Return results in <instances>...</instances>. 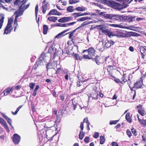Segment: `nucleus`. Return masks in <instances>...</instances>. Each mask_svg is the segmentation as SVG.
<instances>
[{"mask_svg": "<svg viewBox=\"0 0 146 146\" xmlns=\"http://www.w3.org/2000/svg\"><path fill=\"white\" fill-rule=\"evenodd\" d=\"M57 49L52 46L50 47L48 49V52L44 53L43 52L39 57L38 60L36 62V63L33 66L34 69H36V66L39 65H42L44 64L45 62L47 63V62L50 60L51 59V54H53L54 57L56 55L57 53Z\"/></svg>", "mask_w": 146, "mask_h": 146, "instance_id": "obj_1", "label": "nucleus"}, {"mask_svg": "<svg viewBox=\"0 0 146 146\" xmlns=\"http://www.w3.org/2000/svg\"><path fill=\"white\" fill-rule=\"evenodd\" d=\"M95 50L92 47H91L87 50H84L83 53L85 54L83 55V57L84 59H91L95 61L96 64L99 65L100 62L99 60V56L95 53Z\"/></svg>", "mask_w": 146, "mask_h": 146, "instance_id": "obj_2", "label": "nucleus"}, {"mask_svg": "<svg viewBox=\"0 0 146 146\" xmlns=\"http://www.w3.org/2000/svg\"><path fill=\"white\" fill-rule=\"evenodd\" d=\"M20 1V0H16L14 3V5L20 6V8L23 9L24 11L29 6L30 4V3H29L27 5H24L27 1V0H23L21 1Z\"/></svg>", "mask_w": 146, "mask_h": 146, "instance_id": "obj_3", "label": "nucleus"}, {"mask_svg": "<svg viewBox=\"0 0 146 146\" xmlns=\"http://www.w3.org/2000/svg\"><path fill=\"white\" fill-rule=\"evenodd\" d=\"M103 2L108 5L112 6L115 9H119L121 6L120 4L112 0H104Z\"/></svg>", "mask_w": 146, "mask_h": 146, "instance_id": "obj_4", "label": "nucleus"}, {"mask_svg": "<svg viewBox=\"0 0 146 146\" xmlns=\"http://www.w3.org/2000/svg\"><path fill=\"white\" fill-rule=\"evenodd\" d=\"M44 130L46 131L45 135L46 138L48 140H49L50 137L48 133H50V132H51V131L50 130L45 131L44 130V129L41 130L38 132V135L39 139L40 140L43 138L44 136L43 133H44Z\"/></svg>", "mask_w": 146, "mask_h": 146, "instance_id": "obj_5", "label": "nucleus"}, {"mask_svg": "<svg viewBox=\"0 0 146 146\" xmlns=\"http://www.w3.org/2000/svg\"><path fill=\"white\" fill-rule=\"evenodd\" d=\"M105 17L107 19L119 21H121L122 18V17L119 15H113L109 14H106L105 15Z\"/></svg>", "mask_w": 146, "mask_h": 146, "instance_id": "obj_6", "label": "nucleus"}, {"mask_svg": "<svg viewBox=\"0 0 146 146\" xmlns=\"http://www.w3.org/2000/svg\"><path fill=\"white\" fill-rule=\"evenodd\" d=\"M13 141L15 145H17L19 143L20 139L21 137L17 133L14 134L13 137H12Z\"/></svg>", "mask_w": 146, "mask_h": 146, "instance_id": "obj_7", "label": "nucleus"}, {"mask_svg": "<svg viewBox=\"0 0 146 146\" xmlns=\"http://www.w3.org/2000/svg\"><path fill=\"white\" fill-rule=\"evenodd\" d=\"M73 19L72 17H64L60 19L58 21L60 23H66L70 21Z\"/></svg>", "mask_w": 146, "mask_h": 146, "instance_id": "obj_8", "label": "nucleus"}, {"mask_svg": "<svg viewBox=\"0 0 146 146\" xmlns=\"http://www.w3.org/2000/svg\"><path fill=\"white\" fill-rule=\"evenodd\" d=\"M115 44V42L111 40H106L105 41V44L104 47V48H108L111 46Z\"/></svg>", "mask_w": 146, "mask_h": 146, "instance_id": "obj_9", "label": "nucleus"}, {"mask_svg": "<svg viewBox=\"0 0 146 146\" xmlns=\"http://www.w3.org/2000/svg\"><path fill=\"white\" fill-rule=\"evenodd\" d=\"M48 5V3L46 2V1L44 0L42 2V7L43 13L44 14L45 13Z\"/></svg>", "mask_w": 146, "mask_h": 146, "instance_id": "obj_10", "label": "nucleus"}, {"mask_svg": "<svg viewBox=\"0 0 146 146\" xmlns=\"http://www.w3.org/2000/svg\"><path fill=\"white\" fill-rule=\"evenodd\" d=\"M13 30V28L11 25H7L5 29L4 34L7 35L10 33Z\"/></svg>", "mask_w": 146, "mask_h": 146, "instance_id": "obj_11", "label": "nucleus"}, {"mask_svg": "<svg viewBox=\"0 0 146 146\" xmlns=\"http://www.w3.org/2000/svg\"><path fill=\"white\" fill-rule=\"evenodd\" d=\"M0 123L2 124L4 126V128L6 129L7 131L9 132V129L8 127L7 123L3 119L0 117Z\"/></svg>", "mask_w": 146, "mask_h": 146, "instance_id": "obj_12", "label": "nucleus"}, {"mask_svg": "<svg viewBox=\"0 0 146 146\" xmlns=\"http://www.w3.org/2000/svg\"><path fill=\"white\" fill-rule=\"evenodd\" d=\"M102 32L104 33L106 35H108L109 37H110L111 36H114L113 34V33L111 32L109 29H102Z\"/></svg>", "mask_w": 146, "mask_h": 146, "instance_id": "obj_13", "label": "nucleus"}, {"mask_svg": "<svg viewBox=\"0 0 146 146\" xmlns=\"http://www.w3.org/2000/svg\"><path fill=\"white\" fill-rule=\"evenodd\" d=\"M19 10H17L15 12L16 14L15 18H16L17 19L18 17L23 14L24 11L23 9L20 8V6H19Z\"/></svg>", "mask_w": 146, "mask_h": 146, "instance_id": "obj_14", "label": "nucleus"}, {"mask_svg": "<svg viewBox=\"0 0 146 146\" xmlns=\"http://www.w3.org/2000/svg\"><path fill=\"white\" fill-rule=\"evenodd\" d=\"M69 30V29H67L66 30L64 31L61 32L60 33L58 34L57 35H56L55 37V38H61L66 35L68 34V33L65 34V33L68 31Z\"/></svg>", "mask_w": 146, "mask_h": 146, "instance_id": "obj_15", "label": "nucleus"}, {"mask_svg": "<svg viewBox=\"0 0 146 146\" xmlns=\"http://www.w3.org/2000/svg\"><path fill=\"white\" fill-rule=\"evenodd\" d=\"M61 15V13L58 12L57 10L55 9H53L50 10L48 13V15Z\"/></svg>", "mask_w": 146, "mask_h": 146, "instance_id": "obj_16", "label": "nucleus"}, {"mask_svg": "<svg viewBox=\"0 0 146 146\" xmlns=\"http://www.w3.org/2000/svg\"><path fill=\"white\" fill-rule=\"evenodd\" d=\"M1 114L3 116V117L7 121V122L9 125L11 126L12 120L11 119L8 117L6 115H5L3 113H1Z\"/></svg>", "mask_w": 146, "mask_h": 146, "instance_id": "obj_17", "label": "nucleus"}, {"mask_svg": "<svg viewBox=\"0 0 146 146\" xmlns=\"http://www.w3.org/2000/svg\"><path fill=\"white\" fill-rule=\"evenodd\" d=\"M124 33L121 31H117L116 33L113 34L114 36H116L118 37H122L123 36Z\"/></svg>", "mask_w": 146, "mask_h": 146, "instance_id": "obj_18", "label": "nucleus"}, {"mask_svg": "<svg viewBox=\"0 0 146 146\" xmlns=\"http://www.w3.org/2000/svg\"><path fill=\"white\" fill-rule=\"evenodd\" d=\"M87 13H75L72 14L74 16L75 18H77L78 17L81 16H82L87 15Z\"/></svg>", "mask_w": 146, "mask_h": 146, "instance_id": "obj_19", "label": "nucleus"}, {"mask_svg": "<svg viewBox=\"0 0 146 146\" xmlns=\"http://www.w3.org/2000/svg\"><path fill=\"white\" fill-rule=\"evenodd\" d=\"M4 16L3 14L0 15V29L1 28L4 22Z\"/></svg>", "mask_w": 146, "mask_h": 146, "instance_id": "obj_20", "label": "nucleus"}, {"mask_svg": "<svg viewBox=\"0 0 146 146\" xmlns=\"http://www.w3.org/2000/svg\"><path fill=\"white\" fill-rule=\"evenodd\" d=\"M141 83L140 82H137L134 83V86L132 88H133L136 87L137 88H141L142 86Z\"/></svg>", "mask_w": 146, "mask_h": 146, "instance_id": "obj_21", "label": "nucleus"}, {"mask_svg": "<svg viewBox=\"0 0 146 146\" xmlns=\"http://www.w3.org/2000/svg\"><path fill=\"white\" fill-rule=\"evenodd\" d=\"M125 118L127 121L129 123L131 122V119L130 116V113H127L126 115Z\"/></svg>", "mask_w": 146, "mask_h": 146, "instance_id": "obj_22", "label": "nucleus"}, {"mask_svg": "<svg viewBox=\"0 0 146 146\" xmlns=\"http://www.w3.org/2000/svg\"><path fill=\"white\" fill-rule=\"evenodd\" d=\"M13 26L14 27V31L15 32L16 31V29L18 28L19 27V26L17 22V19H16V18H15Z\"/></svg>", "mask_w": 146, "mask_h": 146, "instance_id": "obj_23", "label": "nucleus"}, {"mask_svg": "<svg viewBox=\"0 0 146 146\" xmlns=\"http://www.w3.org/2000/svg\"><path fill=\"white\" fill-rule=\"evenodd\" d=\"M48 19L50 21L55 22L57 20V17L53 16H50L48 18Z\"/></svg>", "mask_w": 146, "mask_h": 146, "instance_id": "obj_24", "label": "nucleus"}, {"mask_svg": "<svg viewBox=\"0 0 146 146\" xmlns=\"http://www.w3.org/2000/svg\"><path fill=\"white\" fill-rule=\"evenodd\" d=\"M90 19V17H83L80 18H79L77 19V21H83L86 20L87 19Z\"/></svg>", "mask_w": 146, "mask_h": 146, "instance_id": "obj_25", "label": "nucleus"}, {"mask_svg": "<svg viewBox=\"0 0 146 146\" xmlns=\"http://www.w3.org/2000/svg\"><path fill=\"white\" fill-rule=\"evenodd\" d=\"M48 29V27L46 25H44L43 26V33L46 35L47 33V32Z\"/></svg>", "mask_w": 146, "mask_h": 146, "instance_id": "obj_26", "label": "nucleus"}, {"mask_svg": "<svg viewBox=\"0 0 146 146\" xmlns=\"http://www.w3.org/2000/svg\"><path fill=\"white\" fill-rule=\"evenodd\" d=\"M86 9V8L84 7H76L75 10L78 11H84Z\"/></svg>", "mask_w": 146, "mask_h": 146, "instance_id": "obj_27", "label": "nucleus"}, {"mask_svg": "<svg viewBox=\"0 0 146 146\" xmlns=\"http://www.w3.org/2000/svg\"><path fill=\"white\" fill-rule=\"evenodd\" d=\"M100 143L101 144H103L105 141V139L104 136H101L100 137Z\"/></svg>", "mask_w": 146, "mask_h": 146, "instance_id": "obj_28", "label": "nucleus"}, {"mask_svg": "<svg viewBox=\"0 0 146 146\" xmlns=\"http://www.w3.org/2000/svg\"><path fill=\"white\" fill-rule=\"evenodd\" d=\"M84 136V133L82 131H80L79 135V138L80 139L82 140Z\"/></svg>", "mask_w": 146, "mask_h": 146, "instance_id": "obj_29", "label": "nucleus"}, {"mask_svg": "<svg viewBox=\"0 0 146 146\" xmlns=\"http://www.w3.org/2000/svg\"><path fill=\"white\" fill-rule=\"evenodd\" d=\"M137 117L138 118V119L139 122L142 124H143L144 125H146V120L145 119H142L141 120L140 119L138 116Z\"/></svg>", "mask_w": 146, "mask_h": 146, "instance_id": "obj_30", "label": "nucleus"}, {"mask_svg": "<svg viewBox=\"0 0 146 146\" xmlns=\"http://www.w3.org/2000/svg\"><path fill=\"white\" fill-rule=\"evenodd\" d=\"M58 2L60 5H66L67 4L66 2L64 0H60Z\"/></svg>", "mask_w": 146, "mask_h": 146, "instance_id": "obj_31", "label": "nucleus"}, {"mask_svg": "<svg viewBox=\"0 0 146 146\" xmlns=\"http://www.w3.org/2000/svg\"><path fill=\"white\" fill-rule=\"evenodd\" d=\"M22 106H19L16 109L15 111V112H12V113L14 115H16L17 114L18 111H19V110L22 107Z\"/></svg>", "mask_w": 146, "mask_h": 146, "instance_id": "obj_32", "label": "nucleus"}, {"mask_svg": "<svg viewBox=\"0 0 146 146\" xmlns=\"http://www.w3.org/2000/svg\"><path fill=\"white\" fill-rule=\"evenodd\" d=\"M126 74H124L123 75V76L121 78V80H120L121 82H122V84H123L125 82H126L127 80L125 78L126 77Z\"/></svg>", "mask_w": 146, "mask_h": 146, "instance_id": "obj_33", "label": "nucleus"}, {"mask_svg": "<svg viewBox=\"0 0 146 146\" xmlns=\"http://www.w3.org/2000/svg\"><path fill=\"white\" fill-rule=\"evenodd\" d=\"M110 26L114 27H118L120 28H124L123 26L121 25H117L116 24H113L110 25Z\"/></svg>", "mask_w": 146, "mask_h": 146, "instance_id": "obj_34", "label": "nucleus"}, {"mask_svg": "<svg viewBox=\"0 0 146 146\" xmlns=\"http://www.w3.org/2000/svg\"><path fill=\"white\" fill-rule=\"evenodd\" d=\"M73 7L72 6H69L66 9L67 11L70 12H73L74 10L73 9Z\"/></svg>", "mask_w": 146, "mask_h": 146, "instance_id": "obj_35", "label": "nucleus"}, {"mask_svg": "<svg viewBox=\"0 0 146 146\" xmlns=\"http://www.w3.org/2000/svg\"><path fill=\"white\" fill-rule=\"evenodd\" d=\"M72 105L74 108V109L75 110L77 107V106L78 105V104L77 103H76L75 102L74 100L73 99H72Z\"/></svg>", "mask_w": 146, "mask_h": 146, "instance_id": "obj_36", "label": "nucleus"}, {"mask_svg": "<svg viewBox=\"0 0 146 146\" xmlns=\"http://www.w3.org/2000/svg\"><path fill=\"white\" fill-rule=\"evenodd\" d=\"M89 23L87 21L83 22L79 27L76 28V29H79L84 26L88 24Z\"/></svg>", "mask_w": 146, "mask_h": 146, "instance_id": "obj_37", "label": "nucleus"}, {"mask_svg": "<svg viewBox=\"0 0 146 146\" xmlns=\"http://www.w3.org/2000/svg\"><path fill=\"white\" fill-rule=\"evenodd\" d=\"M119 120H110V124L111 125L116 124L118 122Z\"/></svg>", "mask_w": 146, "mask_h": 146, "instance_id": "obj_38", "label": "nucleus"}, {"mask_svg": "<svg viewBox=\"0 0 146 146\" xmlns=\"http://www.w3.org/2000/svg\"><path fill=\"white\" fill-rule=\"evenodd\" d=\"M76 29H76L74 30V31H72L70 33H69L70 34L69 35V38L70 39H71L72 38V37L73 36L76 30Z\"/></svg>", "mask_w": 146, "mask_h": 146, "instance_id": "obj_39", "label": "nucleus"}, {"mask_svg": "<svg viewBox=\"0 0 146 146\" xmlns=\"http://www.w3.org/2000/svg\"><path fill=\"white\" fill-rule=\"evenodd\" d=\"M138 112L139 114H140L141 115L143 116L145 115V111L142 110H138Z\"/></svg>", "mask_w": 146, "mask_h": 146, "instance_id": "obj_40", "label": "nucleus"}, {"mask_svg": "<svg viewBox=\"0 0 146 146\" xmlns=\"http://www.w3.org/2000/svg\"><path fill=\"white\" fill-rule=\"evenodd\" d=\"M38 12V6L37 4L35 8V14L36 18L37 17V14Z\"/></svg>", "mask_w": 146, "mask_h": 146, "instance_id": "obj_41", "label": "nucleus"}, {"mask_svg": "<svg viewBox=\"0 0 146 146\" xmlns=\"http://www.w3.org/2000/svg\"><path fill=\"white\" fill-rule=\"evenodd\" d=\"M57 26L60 27H67V23H58L57 24Z\"/></svg>", "mask_w": 146, "mask_h": 146, "instance_id": "obj_42", "label": "nucleus"}, {"mask_svg": "<svg viewBox=\"0 0 146 146\" xmlns=\"http://www.w3.org/2000/svg\"><path fill=\"white\" fill-rule=\"evenodd\" d=\"M13 90L12 88H9L5 90H6L7 93L9 94L13 91Z\"/></svg>", "mask_w": 146, "mask_h": 146, "instance_id": "obj_43", "label": "nucleus"}, {"mask_svg": "<svg viewBox=\"0 0 146 146\" xmlns=\"http://www.w3.org/2000/svg\"><path fill=\"white\" fill-rule=\"evenodd\" d=\"M72 55L76 60H78V58H79V59H80V58L79 57L78 54H76L73 53L72 54Z\"/></svg>", "mask_w": 146, "mask_h": 146, "instance_id": "obj_44", "label": "nucleus"}, {"mask_svg": "<svg viewBox=\"0 0 146 146\" xmlns=\"http://www.w3.org/2000/svg\"><path fill=\"white\" fill-rule=\"evenodd\" d=\"M129 87L130 88V89L131 90V91L132 92H134V94L133 96V100H134L135 97V95H136L135 91L134 90H132V88H131V86H130V84H129Z\"/></svg>", "mask_w": 146, "mask_h": 146, "instance_id": "obj_45", "label": "nucleus"}, {"mask_svg": "<svg viewBox=\"0 0 146 146\" xmlns=\"http://www.w3.org/2000/svg\"><path fill=\"white\" fill-rule=\"evenodd\" d=\"M78 2V0H69V3L70 4L76 3Z\"/></svg>", "mask_w": 146, "mask_h": 146, "instance_id": "obj_46", "label": "nucleus"}, {"mask_svg": "<svg viewBox=\"0 0 146 146\" xmlns=\"http://www.w3.org/2000/svg\"><path fill=\"white\" fill-rule=\"evenodd\" d=\"M52 66L51 65V63H49L46 65V68L47 69V71L49 69H51L52 68Z\"/></svg>", "mask_w": 146, "mask_h": 146, "instance_id": "obj_47", "label": "nucleus"}, {"mask_svg": "<svg viewBox=\"0 0 146 146\" xmlns=\"http://www.w3.org/2000/svg\"><path fill=\"white\" fill-rule=\"evenodd\" d=\"M35 83H30L29 84V87L32 90L34 88V86H35Z\"/></svg>", "mask_w": 146, "mask_h": 146, "instance_id": "obj_48", "label": "nucleus"}, {"mask_svg": "<svg viewBox=\"0 0 146 146\" xmlns=\"http://www.w3.org/2000/svg\"><path fill=\"white\" fill-rule=\"evenodd\" d=\"M13 22V20L12 19H10L8 20V23L7 25H11L12 26V23Z\"/></svg>", "mask_w": 146, "mask_h": 146, "instance_id": "obj_49", "label": "nucleus"}, {"mask_svg": "<svg viewBox=\"0 0 146 146\" xmlns=\"http://www.w3.org/2000/svg\"><path fill=\"white\" fill-rule=\"evenodd\" d=\"M131 130L132 133L134 134V135L136 136L137 135V134L136 133V131L135 129L133 128L131 129Z\"/></svg>", "mask_w": 146, "mask_h": 146, "instance_id": "obj_50", "label": "nucleus"}, {"mask_svg": "<svg viewBox=\"0 0 146 146\" xmlns=\"http://www.w3.org/2000/svg\"><path fill=\"white\" fill-rule=\"evenodd\" d=\"M126 132L127 134L128 137H130L131 135V134L130 131L128 129L127 130Z\"/></svg>", "mask_w": 146, "mask_h": 146, "instance_id": "obj_51", "label": "nucleus"}, {"mask_svg": "<svg viewBox=\"0 0 146 146\" xmlns=\"http://www.w3.org/2000/svg\"><path fill=\"white\" fill-rule=\"evenodd\" d=\"M76 22H73L71 23H67V27H68L69 26H71L73 25L74 24H75Z\"/></svg>", "mask_w": 146, "mask_h": 146, "instance_id": "obj_52", "label": "nucleus"}, {"mask_svg": "<svg viewBox=\"0 0 146 146\" xmlns=\"http://www.w3.org/2000/svg\"><path fill=\"white\" fill-rule=\"evenodd\" d=\"M89 139L88 137H86L84 140V142L86 143H88L89 142Z\"/></svg>", "mask_w": 146, "mask_h": 146, "instance_id": "obj_53", "label": "nucleus"}, {"mask_svg": "<svg viewBox=\"0 0 146 146\" xmlns=\"http://www.w3.org/2000/svg\"><path fill=\"white\" fill-rule=\"evenodd\" d=\"M99 136V133L98 132H95L93 136L95 138H97Z\"/></svg>", "mask_w": 146, "mask_h": 146, "instance_id": "obj_54", "label": "nucleus"}, {"mask_svg": "<svg viewBox=\"0 0 146 146\" xmlns=\"http://www.w3.org/2000/svg\"><path fill=\"white\" fill-rule=\"evenodd\" d=\"M83 122H86L87 124L88 123L89 124L90 123L88 121V118L86 117L83 120Z\"/></svg>", "mask_w": 146, "mask_h": 146, "instance_id": "obj_55", "label": "nucleus"}, {"mask_svg": "<svg viewBox=\"0 0 146 146\" xmlns=\"http://www.w3.org/2000/svg\"><path fill=\"white\" fill-rule=\"evenodd\" d=\"M115 82L117 83H121L122 84V82H121V80H119L118 79H115Z\"/></svg>", "mask_w": 146, "mask_h": 146, "instance_id": "obj_56", "label": "nucleus"}, {"mask_svg": "<svg viewBox=\"0 0 146 146\" xmlns=\"http://www.w3.org/2000/svg\"><path fill=\"white\" fill-rule=\"evenodd\" d=\"M143 140L145 142H146V135H144L142 136Z\"/></svg>", "mask_w": 146, "mask_h": 146, "instance_id": "obj_57", "label": "nucleus"}, {"mask_svg": "<svg viewBox=\"0 0 146 146\" xmlns=\"http://www.w3.org/2000/svg\"><path fill=\"white\" fill-rule=\"evenodd\" d=\"M142 106L141 104H139V105L137 106V109L138 110H142Z\"/></svg>", "mask_w": 146, "mask_h": 146, "instance_id": "obj_58", "label": "nucleus"}, {"mask_svg": "<svg viewBox=\"0 0 146 146\" xmlns=\"http://www.w3.org/2000/svg\"><path fill=\"white\" fill-rule=\"evenodd\" d=\"M112 146H119L118 144L115 142H113L112 143Z\"/></svg>", "mask_w": 146, "mask_h": 146, "instance_id": "obj_59", "label": "nucleus"}, {"mask_svg": "<svg viewBox=\"0 0 146 146\" xmlns=\"http://www.w3.org/2000/svg\"><path fill=\"white\" fill-rule=\"evenodd\" d=\"M80 127L82 131L84 129V124L83 122H81L80 124Z\"/></svg>", "mask_w": 146, "mask_h": 146, "instance_id": "obj_60", "label": "nucleus"}, {"mask_svg": "<svg viewBox=\"0 0 146 146\" xmlns=\"http://www.w3.org/2000/svg\"><path fill=\"white\" fill-rule=\"evenodd\" d=\"M37 92L36 91L34 90L33 92L32 93V96H36L37 94Z\"/></svg>", "mask_w": 146, "mask_h": 146, "instance_id": "obj_61", "label": "nucleus"}, {"mask_svg": "<svg viewBox=\"0 0 146 146\" xmlns=\"http://www.w3.org/2000/svg\"><path fill=\"white\" fill-rule=\"evenodd\" d=\"M87 15H96V14L95 13H87Z\"/></svg>", "mask_w": 146, "mask_h": 146, "instance_id": "obj_62", "label": "nucleus"}, {"mask_svg": "<svg viewBox=\"0 0 146 146\" xmlns=\"http://www.w3.org/2000/svg\"><path fill=\"white\" fill-rule=\"evenodd\" d=\"M5 1L6 3H11V2L12 1V0H5Z\"/></svg>", "mask_w": 146, "mask_h": 146, "instance_id": "obj_63", "label": "nucleus"}, {"mask_svg": "<svg viewBox=\"0 0 146 146\" xmlns=\"http://www.w3.org/2000/svg\"><path fill=\"white\" fill-rule=\"evenodd\" d=\"M129 50L131 52H133L134 51L133 47L132 46H130L129 47Z\"/></svg>", "mask_w": 146, "mask_h": 146, "instance_id": "obj_64", "label": "nucleus"}]
</instances>
